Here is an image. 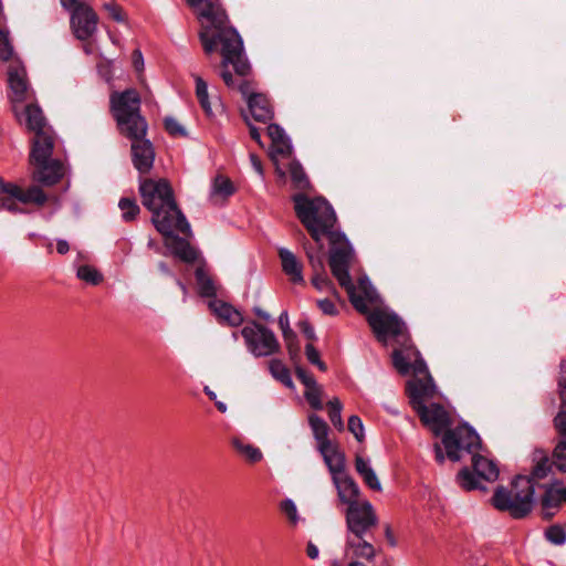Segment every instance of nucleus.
<instances>
[{"instance_id":"obj_1","label":"nucleus","mask_w":566,"mask_h":566,"mask_svg":"<svg viewBox=\"0 0 566 566\" xmlns=\"http://www.w3.org/2000/svg\"><path fill=\"white\" fill-rule=\"evenodd\" d=\"M192 9L201 22L199 38L205 52L211 54L218 45L221 46L220 75L224 84L242 94L254 120L264 124L271 122L274 117L273 106L266 95L254 92L251 65L244 52L242 38L229 25L228 15L220 0L208 1L201 8Z\"/></svg>"},{"instance_id":"obj_2","label":"nucleus","mask_w":566,"mask_h":566,"mask_svg":"<svg viewBox=\"0 0 566 566\" xmlns=\"http://www.w3.org/2000/svg\"><path fill=\"white\" fill-rule=\"evenodd\" d=\"M367 321L379 342L392 339L398 345L392 352V364L399 374L406 376L426 371V361L411 343L406 324L395 313L374 310L368 313Z\"/></svg>"},{"instance_id":"obj_3","label":"nucleus","mask_w":566,"mask_h":566,"mask_svg":"<svg viewBox=\"0 0 566 566\" xmlns=\"http://www.w3.org/2000/svg\"><path fill=\"white\" fill-rule=\"evenodd\" d=\"M139 193L143 206L151 212V222L159 233L170 235L172 231L191 235L190 224L178 208L174 190L166 179H142Z\"/></svg>"},{"instance_id":"obj_4","label":"nucleus","mask_w":566,"mask_h":566,"mask_svg":"<svg viewBox=\"0 0 566 566\" xmlns=\"http://www.w3.org/2000/svg\"><path fill=\"white\" fill-rule=\"evenodd\" d=\"M413 376L406 384L409 402L421 422L429 427L434 436H440L451 424L450 416L440 403L427 405L437 395V387L428 367L426 366V371Z\"/></svg>"},{"instance_id":"obj_5","label":"nucleus","mask_w":566,"mask_h":566,"mask_svg":"<svg viewBox=\"0 0 566 566\" xmlns=\"http://www.w3.org/2000/svg\"><path fill=\"white\" fill-rule=\"evenodd\" d=\"M292 199L296 217L315 243L322 248L323 238L338 231L337 217L333 207L322 197L310 198L304 193H297Z\"/></svg>"},{"instance_id":"obj_6","label":"nucleus","mask_w":566,"mask_h":566,"mask_svg":"<svg viewBox=\"0 0 566 566\" xmlns=\"http://www.w3.org/2000/svg\"><path fill=\"white\" fill-rule=\"evenodd\" d=\"M140 104L139 93L135 88L111 94V112L122 135L136 137L137 134H147L148 125L140 114Z\"/></svg>"},{"instance_id":"obj_7","label":"nucleus","mask_w":566,"mask_h":566,"mask_svg":"<svg viewBox=\"0 0 566 566\" xmlns=\"http://www.w3.org/2000/svg\"><path fill=\"white\" fill-rule=\"evenodd\" d=\"M535 485L532 479L517 475L511 488L499 486L492 496L494 507L507 512L513 518H524L534 506Z\"/></svg>"},{"instance_id":"obj_8","label":"nucleus","mask_w":566,"mask_h":566,"mask_svg":"<svg viewBox=\"0 0 566 566\" xmlns=\"http://www.w3.org/2000/svg\"><path fill=\"white\" fill-rule=\"evenodd\" d=\"M245 347L254 357H269L281 350L274 332L256 321H250L240 331Z\"/></svg>"},{"instance_id":"obj_9","label":"nucleus","mask_w":566,"mask_h":566,"mask_svg":"<svg viewBox=\"0 0 566 566\" xmlns=\"http://www.w3.org/2000/svg\"><path fill=\"white\" fill-rule=\"evenodd\" d=\"M329 241V266L339 284L349 283V266L354 261V249L339 230L326 237Z\"/></svg>"},{"instance_id":"obj_10","label":"nucleus","mask_w":566,"mask_h":566,"mask_svg":"<svg viewBox=\"0 0 566 566\" xmlns=\"http://www.w3.org/2000/svg\"><path fill=\"white\" fill-rule=\"evenodd\" d=\"M46 201L48 196L39 186H31L24 190L14 184H4L0 179V209L15 213L22 212L19 202L43 206Z\"/></svg>"},{"instance_id":"obj_11","label":"nucleus","mask_w":566,"mask_h":566,"mask_svg":"<svg viewBox=\"0 0 566 566\" xmlns=\"http://www.w3.org/2000/svg\"><path fill=\"white\" fill-rule=\"evenodd\" d=\"M442 443L447 455L452 461L461 459V451L473 453L480 448L481 440L476 431L468 426L461 424L455 429H449L443 433Z\"/></svg>"},{"instance_id":"obj_12","label":"nucleus","mask_w":566,"mask_h":566,"mask_svg":"<svg viewBox=\"0 0 566 566\" xmlns=\"http://www.w3.org/2000/svg\"><path fill=\"white\" fill-rule=\"evenodd\" d=\"M346 535H368L374 534L378 526V516L367 500L361 503H353L346 509Z\"/></svg>"},{"instance_id":"obj_13","label":"nucleus","mask_w":566,"mask_h":566,"mask_svg":"<svg viewBox=\"0 0 566 566\" xmlns=\"http://www.w3.org/2000/svg\"><path fill=\"white\" fill-rule=\"evenodd\" d=\"M125 137L130 140L132 163L135 169L142 175L150 172L156 154L151 142L146 138V134Z\"/></svg>"},{"instance_id":"obj_14","label":"nucleus","mask_w":566,"mask_h":566,"mask_svg":"<svg viewBox=\"0 0 566 566\" xmlns=\"http://www.w3.org/2000/svg\"><path fill=\"white\" fill-rule=\"evenodd\" d=\"M71 29L81 41L88 40L97 31L98 17L88 4L77 6L71 10Z\"/></svg>"},{"instance_id":"obj_15","label":"nucleus","mask_w":566,"mask_h":566,"mask_svg":"<svg viewBox=\"0 0 566 566\" xmlns=\"http://www.w3.org/2000/svg\"><path fill=\"white\" fill-rule=\"evenodd\" d=\"M374 539V534L346 535L344 547L345 557L349 560L364 559L366 562H373L377 555Z\"/></svg>"},{"instance_id":"obj_16","label":"nucleus","mask_w":566,"mask_h":566,"mask_svg":"<svg viewBox=\"0 0 566 566\" xmlns=\"http://www.w3.org/2000/svg\"><path fill=\"white\" fill-rule=\"evenodd\" d=\"M32 165V179L44 187L57 184L65 175L64 164L60 159H51Z\"/></svg>"},{"instance_id":"obj_17","label":"nucleus","mask_w":566,"mask_h":566,"mask_svg":"<svg viewBox=\"0 0 566 566\" xmlns=\"http://www.w3.org/2000/svg\"><path fill=\"white\" fill-rule=\"evenodd\" d=\"M54 148V134L51 130L40 132L35 134L32 149L30 153V163H43L45 160H51V156Z\"/></svg>"},{"instance_id":"obj_18","label":"nucleus","mask_w":566,"mask_h":566,"mask_svg":"<svg viewBox=\"0 0 566 566\" xmlns=\"http://www.w3.org/2000/svg\"><path fill=\"white\" fill-rule=\"evenodd\" d=\"M332 480L337 490L339 501L346 504L347 507L353 503L363 502L358 499L360 494L359 486L347 473L340 474Z\"/></svg>"},{"instance_id":"obj_19","label":"nucleus","mask_w":566,"mask_h":566,"mask_svg":"<svg viewBox=\"0 0 566 566\" xmlns=\"http://www.w3.org/2000/svg\"><path fill=\"white\" fill-rule=\"evenodd\" d=\"M318 451L328 468L332 479L346 473V458L344 452H342L337 446L333 443L327 447L323 446Z\"/></svg>"},{"instance_id":"obj_20","label":"nucleus","mask_w":566,"mask_h":566,"mask_svg":"<svg viewBox=\"0 0 566 566\" xmlns=\"http://www.w3.org/2000/svg\"><path fill=\"white\" fill-rule=\"evenodd\" d=\"M279 256L282 263V270L290 280L295 284L304 283L303 265L295 254L285 248H280Z\"/></svg>"},{"instance_id":"obj_21","label":"nucleus","mask_w":566,"mask_h":566,"mask_svg":"<svg viewBox=\"0 0 566 566\" xmlns=\"http://www.w3.org/2000/svg\"><path fill=\"white\" fill-rule=\"evenodd\" d=\"M165 237L168 239L166 245L175 256L186 263H192L197 260V251L186 239L175 235L174 231L170 235Z\"/></svg>"},{"instance_id":"obj_22","label":"nucleus","mask_w":566,"mask_h":566,"mask_svg":"<svg viewBox=\"0 0 566 566\" xmlns=\"http://www.w3.org/2000/svg\"><path fill=\"white\" fill-rule=\"evenodd\" d=\"M209 306L217 317L229 326H240L244 321L241 312L227 302L214 300Z\"/></svg>"},{"instance_id":"obj_23","label":"nucleus","mask_w":566,"mask_h":566,"mask_svg":"<svg viewBox=\"0 0 566 566\" xmlns=\"http://www.w3.org/2000/svg\"><path fill=\"white\" fill-rule=\"evenodd\" d=\"M8 83L13 94V99L22 102L28 96V80L25 70L20 66H10L8 71Z\"/></svg>"},{"instance_id":"obj_24","label":"nucleus","mask_w":566,"mask_h":566,"mask_svg":"<svg viewBox=\"0 0 566 566\" xmlns=\"http://www.w3.org/2000/svg\"><path fill=\"white\" fill-rule=\"evenodd\" d=\"M268 135L272 142V154L280 156H289L292 153L290 138L284 129L277 124H269Z\"/></svg>"},{"instance_id":"obj_25","label":"nucleus","mask_w":566,"mask_h":566,"mask_svg":"<svg viewBox=\"0 0 566 566\" xmlns=\"http://www.w3.org/2000/svg\"><path fill=\"white\" fill-rule=\"evenodd\" d=\"M343 286L349 297L350 303L355 307L356 311L363 314L368 313V304L373 301V294L368 290L364 289L363 291H357L354 285L352 279H349L348 284H339Z\"/></svg>"},{"instance_id":"obj_26","label":"nucleus","mask_w":566,"mask_h":566,"mask_svg":"<svg viewBox=\"0 0 566 566\" xmlns=\"http://www.w3.org/2000/svg\"><path fill=\"white\" fill-rule=\"evenodd\" d=\"M472 465L476 475L485 481L493 482L499 476V469L496 464L480 454L474 453L472 455Z\"/></svg>"},{"instance_id":"obj_27","label":"nucleus","mask_w":566,"mask_h":566,"mask_svg":"<svg viewBox=\"0 0 566 566\" xmlns=\"http://www.w3.org/2000/svg\"><path fill=\"white\" fill-rule=\"evenodd\" d=\"M24 113L27 126L30 130L34 132V134L51 130V128L46 126L43 113L38 105H28Z\"/></svg>"},{"instance_id":"obj_28","label":"nucleus","mask_w":566,"mask_h":566,"mask_svg":"<svg viewBox=\"0 0 566 566\" xmlns=\"http://www.w3.org/2000/svg\"><path fill=\"white\" fill-rule=\"evenodd\" d=\"M308 423L313 431V436L317 441V449L323 448V446L327 447L332 443L328 439L329 428L325 420L319 416L312 413L308 416Z\"/></svg>"},{"instance_id":"obj_29","label":"nucleus","mask_w":566,"mask_h":566,"mask_svg":"<svg viewBox=\"0 0 566 566\" xmlns=\"http://www.w3.org/2000/svg\"><path fill=\"white\" fill-rule=\"evenodd\" d=\"M541 505L545 518H552L555 511L559 509L562 502L559 501L557 493L554 490V485L545 488V492L541 499Z\"/></svg>"},{"instance_id":"obj_30","label":"nucleus","mask_w":566,"mask_h":566,"mask_svg":"<svg viewBox=\"0 0 566 566\" xmlns=\"http://www.w3.org/2000/svg\"><path fill=\"white\" fill-rule=\"evenodd\" d=\"M232 444L237 452L251 463H256L263 458L261 450L253 444L245 443L240 439H234Z\"/></svg>"},{"instance_id":"obj_31","label":"nucleus","mask_w":566,"mask_h":566,"mask_svg":"<svg viewBox=\"0 0 566 566\" xmlns=\"http://www.w3.org/2000/svg\"><path fill=\"white\" fill-rule=\"evenodd\" d=\"M269 370H270L271 375L276 380L282 382L284 386H286L287 388H292L293 387V381H292V378H291L290 370L287 369V367L280 359H272V360H270V363H269Z\"/></svg>"},{"instance_id":"obj_32","label":"nucleus","mask_w":566,"mask_h":566,"mask_svg":"<svg viewBox=\"0 0 566 566\" xmlns=\"http://www.w3.org/2000/svg\"><path fill=\"white\" fill-rule=\"evenodd\" d=\"M196 281L198 284L199 293L200 295L205 297H212L216 296L217 289L214 285L213 280L205 272L203 269H197L196 273Z\"/></svg>"},{"instance_id":"obj_33","label":"nucleus","mask_w":566,"mask_h":566,"mask_svg":"<svg viewBox=\"0 0 566 566\" xmlns=\"http://www.w3.org/2000/svg\"><path fill=\"white\" fill-rule=\"evenodd\" d=\"M289 171L295 188L306 190L310 187V180L300 163H291Z\"/></svg>"},{"instance_id":"obj_34","label":"nucleus","mask_w":566,"mask_h":566,"mask_svg":"<svg viewBox=\"0 0 566 566\" xmlns=\"http://www.w3.org/2000/svg\"><path fill=\"white\" fill-rule=\"evenodd\" d=\"M196 96L199 101V104L203 112L210 116L212 114L211 105L209 102V94H208V85L207 83L200 77L196 76Z\"/></svg>"},{"instance_id":"obj_35","label":"nucleus","mask_w":566,"mask_h":566,"mask_svg":"<svg viewBox=\"0 0 566 566\" xmlns=\"http://www.w3.org/2000/svg\"><path fill=\"white\" fill-rule=\"evenodd\" d=\"M317 245V250L314 251L312 247L307 244L304 245L305 252L308 259V263L313 269V272H323L324 270V244L322 243V248L319 244Z\"/></svg>"},{"instance_id":"obj_36","label":"nucleus","mask_w":566,"mask_h":566,"mask_svg":"<svg viewBox=\"0 0 566 566\" xmlns=\"http://www.w3.org/2000/svg\"><path fill=\"white\" fill-rule=\"evenodd\" d=\"M553 462L549 460L548 457L543 455L541 459L537 460L536 464L534 465L531 475L528 476L532 479V482L536 486V482L538 480L545 479L548 473L552 471Z\"/></svg>"},{"instance_id":"obj_37","label":"nucleus","mask_w":566,"mask_h":566,"mask_svg":"<svg viewBox=\"0 0 566 566\" xmlns=\"http://www.w3.org/2000/svg\"><path fill=\"white\" fill-rule=\"evenodd\" d=\"M118 207L122 211V218L125 221L134 220L140 212V208L135 199L122 198L118 202Z\"/></svg>"},{"instance_id":"obj_38","label":"nucleus","mask_w":566,"mask_h":566,"mask_svg":"<svg viewBox=\"0 0 566 566\" xmlns=\"http://www.w3.org/2000/svg\"><path fill=\"white\" fill-rule=\"evenodd\" d=\"M457 481L462 489L468 491L481 488L476 473L471 472L468 468L462 469L458 473Z\"/></svg>"},{"instance_id":"obj_39","label":"nucleus","mask_w":566,"mask_h":566,"mask_svg":"<svg viewBox=\"0 0 566 566\" xmlns=\"http://www.w3.org/2000/svg\"><path fill=\"white\" fill-rule=\"evenodd\" d=\"M234 192L232 181L223 176H217L212 185V193L227 198Z\"/></svg>"},{"instance_id":"obj_40","label":"nucleus","mask_w":566,"mask_h":566,"mask_svg":"<svg viewBox=\"0 0 566 566\" xmlns=\"http://www.w3.org/2000/svg\"><path fill=\"white\" fill-rule=\"evenodd\" d=\"M328 417L332 422V424L337 428L338 430H342L344 428V422L342 419V409L343 405L339 401L338 398H334L328 401Z\"/></svg>"},{"instance_id":"obj_41","label":"nucleus","mask_w":566,"mask_h":566,"mask_svg":"<svg viewBox=\"0 0 566 566\" xmlns=\"http://www.w3.org/2000/svg\"><path fill=\"white\" fill-rule=\"evenodd\" d=\"M77 277L88 284L97 285L102 282L103 275L91 265H81L77 269Z\"/></svg>"},{"instance_id":"obj_42","label":"nucleus","mask_w":566,"mask_h":566,"mask_svg":"<svg viewBox=\"0 0 566 566\" xmlns=\"http://www.w3.org/2000/svg\"><path fill=\"white\" fill-rule=\"evenodd\" d=\"M553 464L560 472H566V440H560L553 451Z\"/></svg>"},{"instance_id":"obj_43","label":"nucleus","mask_w":566,"mask_h":566,"mask_svg":"<svg viewBox=\"0 0 566 566\" xmlns=\"http://www.w3.org/2000/svg\"><path fill=\"white\" fill-rule=\"evenodd\" d=\"M545 538L554 545L566 543V532L559 525H552L545 531Z\"/></svg>"},{"instance_id":"obj_44","label":"nucleus","mask_w":566,"mask_h":566,"mask_svg":"<svg viewBox=\"0 0 566 566\" xmlns=\"http://www.w3.org/2000/svg\"><path fill=\"white\" fill-rule=\"evenodd\" d=\"M304 397L313 409H323L322 388L318 385L313 388L305 389Z\"/></svg>"},{"instance_id":"obj_45","label":"nucleus","mask_w":566,"mask_h":566,"mask_svg":"<svg viewBox=\"0 0 566 566\" xmlns=\"http://www.w3.org/2000/svg\"><path fill=\"white\" fill-rule=\"evenodd\" d=\"M281 511L286 515L292 525H296L300 521L295 503L291 499L281 502Z\"/></svg>"},{"instance_id":"obj_46","label":"nucleus","mask_w":566,"mask_h":566,"mask_svg":"<svg viewBox=\"0 0 566 566\" xmlns=\"http://www.w3.org/2000/svg\"><path fill=\"white\" fill-rule=\"evenodd\" d=\"M13 54V48L8 32L0 30V60L9 61Z\"/></svg>"},{"instance_id":"obj_47","label":"nucleus","mask_w":566,"mask_h":566,"mask_svg":"<svg viewBox=\"0 0 566 566\" xmlns=\"http://www.w3.org/2000/svg\"><path fill=\"white\" fill-rule=\"evenodd\" d=\"M164 125L167 133L174 137L187 135L185 127L174 117H166Z\"/></svg>"},{"instance_id":"obj_48","label":"nucleus","mask_w":566,"mask_h":566,"mask_svg":"<svg viewBox=\"0 0 566 566\" xmlns=\"http://www.w3.org/2000/svg\"><path fill=\"white\" fill-rule=\"evenodd\" d=\"M305 355H306L307 360L311 364L317 366L319 368V370H322V371L326 370V368H327L326 364L323 360H321L318 350L312 344H307L305 346Z\"/></svg>"},{"instance_id":"obj_49","label":"nucleus","mask_w":566,"mask_h":566,"mask_svg":"<svg viewBox=\"0 0 566 566\" xmlns=\"http://www.w3.org/2000/svg\"><path fill=\"white\" fill-rule=\"evenodd\" d=\"M347 426L358 441L364 439V424L358 416H350Z\"/></svg>"},{"instance_id":"obj_50","label":"nucleus","mask_w":566,"mask_h":566,"mask_svg":"<svg viewBox=\"0 0 566 566\" xmlns=\"http://www.w3.org/2000/svg\"><path fill=\"white\" fill-rule=\"evenodd\" d=\"M312 284L318 290L324 291L332 287V282L327 277L325 271L323 272H314L312 277Z\"/></svg>"},{"instance_id":"obj_51","label":"nucleus","mask_w":566,"mask_h":566,"mask_svg":"<svg viewBox=\"0 0 566 566\" xmlns=\"http://www.w3.org/2000/svg\"><path fill=\"white\" fill-rule=\"evenodd\" d=\"M295 374L297 379L305 386V389H310L318 385L314 376L301 367L296 368Z\"/></svg>"},{"instance_id":"obj_52","label":"nucleus","mask_w":566,"mask_h":566,"mask_svg":"<svg viewBox=\"0 0 566 566\" xmlns=\"http://www.w3.org/2000/svg\"><path fill=\"white\" fill-rule=\"evenodd\" d=\"M553 423L557 433L566 438V410H559L555 416Z\"/></svg>"},{"instance_id":"obj_53","label":"nucleus","mask_w":566,"mask_h":566,"mask_svg":"<svg viewBox=\"0 0 566 566\" xmlns=\"http://www.w3.org/2000/svg\"><path fill=\"white\" fill-rule=\"evenodd\" d=\"M317 306L326 315L335 316L338 314V310L332 300H328V298L318 300Z\"/></svg>"},{"instance_id":"obj_54","label":"nucleus","mask_w":566,"mask_h":566,"mask_svg":"<svg viewBox=\"0 0 566 566\" xmlns=\"http://www.w3.org/2000/svg\"><path fill=\"white\" fill-rule=\"evenodd\" d=\"M104 7L108 11L113 20H115L116 22L125 21V14L123 12V9L118 4L111 2L106 3Z\"/></svg>"},{"instance_id":"obj_55","label":"nucleus","mask_w":566,"mask_h":566,"mask_svg":"<svg viewBox=\"0 0 566 566\" xmlns=\"http://www.w3.org/2000/svg\"><path fill=\"white\" fill-rule=\"evenodd\" d=\"M361 478L368 488L374 491H381V484L373 469L365 473Z\"/></svg>"},{"instance_id":"obj_56","label":"nucleus","mask_w":566,"mask_h":566,"mask_svg":"<svg viewBox=\"0 0 566 566\" xmlns=\"http://www.w3.org/2000/svg\"><path fill=\"white\" fill-rule=\"evenodd\" d=\"M355 468L360 476H363L365 473L369 472L373 469L369 464V461L360 455H357L355 459Z\"/></svg>"},{"instance_id":"obj_57","label":"nucleus","mask_w":566,"mask_h":566,"mask_svg":"<svg viewBox=\"0 0 566 566\" xmlns=\"http://www.w3.org/2000/svg\"><path fill=\"white\" fill-rule=\"evenodd\" d=\"M244 120L247 123V125L249 126V130H250V136L251 138L258 143V145H260L261 147H263V143H262V139H261V135H260V132L259 129L250 122L249 117L244 115Z\"/></svg>"},{"instance_id":"obj_58","label":"nucleus","mask_w":566,"mask_h":566,"mask_svg":"<svg viewBox=\"0 0 566 566\" xmlns=\"http://www.w3.org/2000/svg\"><path fill=\"white\" fill-rule=\"evenodd\" d=\"M279 325L282 331V334H289L291 333L290 322H289V314L286 311H283L279 316Z\"/></svg>"},{"instance_id":"obj_59","label":"nucleus","mask_w":566,"mask_h":566,"mask_svg":"<svg viewBox=\"0 0 566 566\" xmlns=\"http://www.w3.org/2000/svg\"><path fill=\"white\" fill-rule=\"evenodd\" d=\"M300 327L302 333L305 335V337L310 340H315L316 335L313 326L308 322H302L300 323Z\"/></svg>"},{"instance_id":"obj_60","label":"nucleus","mask_w":566,"mask_h":566,"mask_svg":"<svg viewBox=\"0 0 566 566\" xmlns=\"http://www.w3.org/2000/svg\"><path fill=\"white\" fill-rule=\"evenodd\" d=\"M250 161L252 164L253 169L260 176H263V166L261 159L255 154H250Z\"/></svg>"},{"instance_id":"obj_61","label":"nucleus","mask_w":566,"mask_h":566,"mask_svg":"<svg viewBox=\"0 0 566 566\" xmlns=\"http://www.w3.org/2000/svg\"><path fill=\"white\" fill-rule=\"evenodd\" d=\"M553 485L562 504L566 503V486H562L560 482H555Z\"/></svg>"},{"instance_id":"obj_62","label":"nucleus","mask_w":566,"mask_h":566,"mask_svg":"<svg viewBox=\"0 0 566 566\" xmlns=\"http://www.w3.org/2000/svg\"><path fill=\"white\" fill-rule=\"evenodd\" d=\"M81 4H85L83 0H61V6L67 11L74 10Z\"/></svg>"},{"instance_id":"obj_63","label":"nucleus","mask_w":566,"mask_h":566,"mask_svg":"<svg viewBox=\"0 0 566 566\" xmlns=\"http://www.w3.org/2000/svg\"><path fill=\"white\" fill-rule=\"evenodd\" d=\"M306 554L311 559L318 558V554H319L318 547L314 543L308 542L307 546H306Z\"/></svg>"},{"instance_id":"obj_64","label":"nucleus","mask_w":566,"mask_h":566,"mask_svg":"<svg viewBox=\"0 0 566 566\" xmlns=\"http://www.w3.org/2000/svg\"><path fill=\"white\" fill-rule=\"evenodd\" d=\"M253 313L259 318H261L262 321H264L266 323L272 321L271 315L269 313H266L264 310H262L260 306H254L253 307Z\"/></svg>"}]
</instances>
